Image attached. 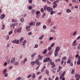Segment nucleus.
I'll return each mask as SVG.
<instances>
[{"label":"nucleus","mask_w":80,"mask_h":80,"mask_svg":"<svg viewBox=\"0 0 80 80\" xmlns=\"http://www.w3.org/2000/svg\"><path fill=\"white\" fill-rule=\"evenodd\" d=\"M36 63L37 65H38V67H37L36 69V70H37L38 69V68H39L40 67V66L41 65V63L40 62H39V61L38 59H36Z\"/></svg>","instance_id":"1"},{"label":"nucleus","mask_w":80,"mask_h":80,"mask_svg":"<svg viewBox=\"0 0 80 80\" xmlns=\"http://www.w3.org/2000/svg\"><path fill=\"white\" fill-rule=\"evenodd\" d=\"M12 42L13 43H16V44H18L19 43V40L15 39L12 41Z\"/></svg>","instance_id":"2"},{"label":"nucleus","mask_w":80,"mask_h":80,"mask_svg":"<svg viewBox=\"0 0 80 80\" xmlns=\"http://www.w3.org/2000/svg\"><path fill=\"white\" fill-rule=\"evenodd\" d=\"M65 71H64L62 74V75L60 76V80H62V78L65 76Z\"/></svg>","instance_id":"3"},{"label":"nucleus","mask_w":80,"mask_h":80,"mask_svg":"<svg viewBox=\"0 0 80 80\" xmlns=\"http://www.w3.org/2000/svg\"><path fill=\"white\" fill-rule=\"evenodd\" d=\"M47 10L48 12H49L50 11H53V8H50V7H48Z\"/></svg>","instance_id":"4"},{"label":"nucleus","mask_w":80,"mask_h":80,"mask_svg":"<svg viewBox=\"0 0 80 80\" xmlns=\"http://www.w3.org/2000/svg\"><path fill=\"white\" fill-rule=\"evenodd\" d=\"M50 60V58H46V59H44L43 60L44 63H45V62H48L49 60Z\"/></svg>","instance_id":"5"},{"label":"nucleus","mask_w":80,"mask_h":80,"mask_svg":"<svg viewBox=\"0 0 80 80\" xmlns=\"http://www.w3.org/2000/svg\"><path fill=\"white\" fill-rule=\"evenodd\" d=\"M15 62V59L14 58H13L11 61V63H13Z\"/></svg>","instance_id":"6"},{"label":"nucleus","mask_w":80,"mask_h":80,"mask_svg":"<svg viewBox=\"0 0 80 80\" xmlns=\"http://www.w3.org/2000/svg\"><path fill=\"white\" fill-rule=\"evenodd\" d=\"M5 14H3L1 15L0 17V18L1 20H2L3 18H5Z\"/></svg>","instance_id":"7"},{"label":"nucleus","mask_w":80,"mask_h":80,"mask_svg":"<svg viewBox=\"0 0 80 80\" xmlns=\"http://www.w3.org/2000/svg\"><path fill=\"white\" fill-rule=\"evenodd\" d=\"M38 60H42L43 58V56H40V55H39L38 56Z\"/></svg>","instance_id":"8"},{"label":"nucleus","mask_w":80,"mask_h":80,"mask_svg":"<svg viewBox=\"0 0 80 80\" xmlns=\"http://www.w3.org/2000/svg\"><path fill=\"white\" fill-rule=\"evenodd\" d=\"M60 47H59L58 46L56 48L55 51L58 52V51H59V50H60Z\"/></svg>","instance_id":"9"},{"label":"nucleus","mask_w":80,"mask_h":80,"mask_svg":"<svg viewBox=\"0 0 80 80\" xmlns=\"http://www.w3.org/2000/svg\"><path fill=\"white\" fill-rule=\"evenodd\" d=\"M58 52L57 51H55V52H54V56L55 57H56L58 55Z\"/></svg>","instance_id":"10"},{"label":"nucleus","mask_w":80,"mask_h":80,"mask_svg":"<svg viewBox=\"0 0 80 80\" xmlns=\"http://www.w3.org/2000/svg\"><path fill=\"white\" fill-rule=\"evenodd\" d=\"M29 25L31 26H32V25L34 26V25H35V24L34 22H31L29 23Z\"/></svg>","instance_id":"11"},{"label":"nucleus","mask_w":80,"mask_h":80,"mask_svg":"<svg viewBox=\"0 0 80 80\" xmlns=\"http://www.w3.org/2000/svg\"><path fill=\"white\" fill-rule=\"evenodd\" d=\"M37 54V53L36 52H34L31 55V57H34L35 55Z\"/></svg>","instance_id":"12"},{"label":"nucleus","mask_w":80,"mask_h":80,"mask_svg":"<svg viewBox=\"0 0 80 80\" xmlns=\"http://www.w3.org/2000/svg\"><path fill=\"white\" fill-rule=\"evenodd\" d=\"M47 49H45L44 50V51L43 52H42V54H43L44 55L45 54V53H47Z\"/></svg>","instance_id":"13"},{"label":"nucleus","mask_w":80,"mask_h":80,"mask_svg":"<svg viewBox=\"0 0 80 80\" xmlns=\"http://www.w3.org/2000/svg\"><path fill=\"white\" fill-rule=\"evenodd\" d=\"M40 24H41V22H37V23H36V25L37 27H38V26H39V25H40Z\"/></svg>","instance_id":"14"},{"label":"nucleus","mask_w":80,"mask_h":80,"mask_svg":"<svg viewBox=\"0 0 80 80\" xmlns=\"http://www.w3.org/2000/svg\"><path fill=\"white\" fill-rule=\"evenodd\" d=\"M35 63H36V61L35 62L33 61L32 62H31V65H34Z\"/></svg>","instance_id":"15"},{"label":"nucleus","mask_w":80,"mask_h":80,"mask_svg":"<svg viewBox=\"0 0 80 80\" xmlns=\"http://www.w3.org/2000/svg\"><path fill=\"white\" fill-rule=\"evenodd\" d=\"M31 28V26H30V25H29V26H27L26 27V30H28V29H29V28Z\"/></svg>","instance_id":"16"},{"label":"nucleus","mask_w":80,"mask_h":80,"mask_svg":"<svg viewBox=\"0 0 80 80\" xmlns=\"http://www.w3.org/2000/svg\"><path fill=\"white\" fill-rule=\"evenodd\" d=\"M45 72L47 75H49V71H48V70H45Z\"/></svg>","instance_id":"17"},{"label":"nucleus","mask_w":80,"mask_h":80,"mask_svg":"<svg viewBox=\"0 0 80 80\" xmlns=\"http://www.w3.org/2000/svg\"><path fill=\"white\" fill-rule=\"evenodd\" d=\"M36 15H38L39 14H40V12L38 11H37L36 12Z\"/></svg>","instance_id":"18"},{"label":"nucleus","mask_w":80,"mask_h":80,"mask_svg":"<svg viewBox=\"0 0 80 80\" xmlns=\"http://www.w3.org/2000/svg\"><path fill=\"white\" fill-rule=\"evenodd\" d=\"M49 61L50 62V64L51 65H54V62H52V59H50Z\"/></svg>","instance_id":"19"},{"label":"nucleus","mask_w":80,"mask_h":80,"mask_svg":"<svg viewBox=\"0 0 80 80\" xmlns=\"http://www.w3.org/2000/svg\"><path fill=\"white\" fill-rule=\"evenodd\" d=\"M66 12H67V13H70L71 12V10L70 9H68L66 10Z\"/></svg>","instance_id":"20"},{"label":"nucleus","mask_w":80,"mask_h":80,"mask_svg":"<svg viewBox=\"0 0 80 80\" xmlns=\"http://www.w3.org/2000/svg\"><path fill=\"white\" fill-rule=\"evenodd\" d=\"M12 22H17V19H15L14 20V19H13L12 20Z\"/></svg>","instance_id":"21"},{"label":"nucleus","mask_w":80,"mask_h":80,"mask_svg":"<svg viewBox=\"0 0 80 80\" xmlns=\"http://www.w3.org/2000/svg\"><path fill=\"white\" fill-rule=\"evenodd\" d=\"M20 21L21 22H23L25 21V19H24V18H22L20 20Z\"/></svg>","instance_id":"22"},{"label":"nucleus","mask_w":80,"mask_h":80,"mask_svg":"<svg viewBox=\"0 0 80 80\" xmlns=\"http://www.w3.org/2000/svg\"><path fill=\"white\" fill-rule=\"evenodd\" d=\"M22 30V28H19L18 30V33L20 32V31Z\"/></svg>","instance_id":"23"},{"label":"nucleus","mask_w":80,"mask_h":80,"mask_svg":"<svg viewBox=\"0 0 80 80\" xmlns=\"http://www.w3.org/2000/svg\"><path fill=\"white\" fill-rule=\"evenodd\" d=\"M55 13V11H51L50 14L51 15H53V13Z\"/></svg>","instance_id":"24"},{"label":"nucleus","mask_w":80,"mask_h":80,"mask_svg":"<svg viewBox=\"0 0 80 80\" xmlns=\"http://www.w3.org/2000/svg\"><path fill=\"white\" fill-rule=\"evenodd\" d=\"M60 59L59 58L58 59H56L55 60V62H60Z\"/></svg>","instance_id":"25"},{"label":"nucleus","mask_w":80,"mask_h":80,"mask_svg":"<svg viewBox=\"0 0 80 80\" xmlns=\"http://www.w3.org/2000/svg\"><path fill=\"white\" fill-rule=\"evenodd\" d=\"M44 10L45 11L47 10V8L48 7L44 6Z\"/></svg>","instance_id":"26"},{"label":"nucleus","mask_w":80,"mask_h":80,"mask_svg":"<svg viewBox=\"0 0 80 80\" xmlns=\"http://www.w3.org/2000/svg\"><path fill=\"white\" fill-rule=\"evenodd\" d=\"M71 73L72 74H73V73H75V70H74V69H72Z\"/></svg>","instance_id":"27"},{"label":"nucleus","mask_w":80,"mask_h":80,"mask_svg":"<svg viewBox=\"0 0 80 80\" xmlns=\"http://www.w3.org/2000/svg\"><path fill=\"white\" fill-rule=\"evenodd\" d=\"M22 79V78L21 77H19L17 78L15 80H20Z\"/></svg>","instance_id":"28"},{"label":"nucleus","mask_w":80,"mask_h":80,"mask_svg":"<svg viewBox=\"0 0 80 80\" xmlns=\"http://www.w3.org/2000/svg\"><path fill=\"white\" fill-rule=\"evenodd\" d=\"M57 7V4H55L53 6V8H55Z\"/></svg>","instance_id":"29"},{"label":"nucleus","mask_w":80,"mask_h":80,"mask_svg":"<svg viewBox=\"0 0 80 80\" xmlns=\"http://www.w3.org/2000/svg\"><path fill=\"white\" fill-rule=\"evenodd\" d=\"M35 73H33V74L32 76V78L34 79L35 78Z\"/></svg>","instance_id":"30"},{"label":"nucleus","mask_w":80,"mask_h":80,"mask_svg":"<svg viewBox=\"0 0 80 80\" xmlns=\"http://www.w3.org/2000/svg\"><path fill=\"white\" fill-rule=\"evenodd\" d=\"M27 58H25L23 62V63H25L26 62H27Z\"/></svg>","instance_id":"31"},{"label":"nucleus","mask_w":80,"mask_h":80,"mask_svg":"<svg viewBox=\"0 0 80 80\" xmlns=\"http://www.w3.org/2000/svg\"><path fill=\"white\" fill-rule=\"evenodd\" d=\"M7 69H4L3 71V74L5 73H6V72H7Z\"/></svg>","instance_id":"32"},{"label":"nucleus","mask_w":80,"mask_h":80,"mask_svg":"<svg viewBox=\"0 0 80 80\" xmlns=\"http://www.w3.org/2000/svg\"><path fill=\"white\" fill-rule=\"evenodd\" d=\"M12 33H13V31H10L8 33V35H12Z\"/></svg>","instance_id":"33"},{"label":"nucleus","mask_w":80,"mask_h":80,"mask_svg":"<svg viewBox=\"0 0 80 80\" xmlns=\"http://www.w3.org/2000/svg\"><path fill=\"white\" fill-rule=\"evenodd\" d=\"M14 64L15 65L17 66L18 65V62H16L14 63Z\"/></svg>","instance_id":"34"},{"label":"nucleus","mask_w":80,"mask_h":80,"mask_svg":"<svg viewBox=\"0 0 80 80\" xmlns=\"http://www.w3.org/2000/svg\"><path fill=\"white\" fill-rule=\"evenodd\" d=\"M71 62V60H70V59H68V61H67L68 63H70Z\"/></svg>","instance_id":"35"},{"label":"nucleus","mask_w":80,"mask_h":80,"mask_svg":"<svg viewBox=\"0 0 80 80\" xmlns=\"http://www.w3.org/2000/svg\"><path fill=\"white\" fill-rule=\"evenodd\" d=\"M43 37H44V35H43V36H40L39 37V39L40 40H42V38H43Z\"/></svg>","instance_id":"36"},{"label":"nucleus","mask_w":80,"mask_h":80,"mask_svg":"<svg viewBox=\"0 0 80 80\" xmlns=\"http://www.w3.org/2000/svg\"><path fill=\"white\" fill-rule=\"evenodd\" d=\"M52 50V47H49L48 48V50L50 51V50Z\"/></svg>","instance_id":"37"},{"label":"nucleus","mask_w":80,"mask_h":80,"mask_svg":"<svg viewBox=\"0 0 80 80\" xmlns=\"http://www.w3.org/2000/svg\"><path fill=\"white\" fill-rule=\"evenodd\" d=\"M43 29H47V27H46V26H45V25H44L43 26Z\"/></svg>","instance_id":"38"},{"label":"nucleus","mask_w":80,"mask_h":80,"mask_svg":"<svg viewBox=\"0 0 80 80\" xmlns=\"http://www.w3.org/2000/svg\"><path fill=\"white\" fill-rule=\"evenodd\" d=\"M23 40V38H21L20 39V42H22V40Z\"/></svg>","instance_id":"39"},{"label":"nucleus","mask_w":80,"mask_h":80,"mask_svg":"<svg viewBox=\"0 0 80 80\" xmlns=\"http://www.w3.org/2000/svg\"><path fill=\"white\" fill-rule=\"evenodd\" d=\"M73 46H75V45H78V43H75L73 42L72 43Z\"/></svg>","instance_id":"40"},{"label":"nucleus","mask_w":80,"mask_h":80,"mask_svg":"<svg viewBox=\"0 0 80 80\" xmlns=\"http://www.w3.org/2000/svg\"><path fill=\"white\" fill-rule=\"evenodd\" d=\"M76 33H77V32L75 31V32L73 33V36H75V35H76Z\"/></svg>","instance_id":"41"},{"label":"nucleus","mask_w":80,"mask_h":80,"mask_svg":"<svg viewBox=\"0 0 80 80\" xmlns=\"http://www.w3.org/2000/svg\"><path fill=\"white\" fill-rule=\"evenodd\" d=\"M15 26H16V23H14L13 24V28H15Z\"/></svg>","instance_id":"42"},{"label":"nucleus","mask_w":80,"mask_h":80,"mask_svg":"<svg viewBox=\"0 0 80 80\" xmlns=\"http://www.w3.org/2000/svg\"><path fill=\"white\" fill-rule=\"evenodd\" d=\"M4 74L6 77H8V74H7V73H5Z\"/></svg>","instance_id":"43"},{"label":"nucleus","mask_w":80,"mask_h":80,"mask_svg":"<svg viewBox=\"0 0 80 80\" xmlns=\"http://www.w3.org/2000/svg\"><path fill=\"white\" fill-rule=\"evenodd\" d=\"M72 2L73 3H75V2H76L77 3L78 2V1H77L76 0H72Z\"/></svg>","instance_id":"44"},{"label":"nucleus","mask_w":80,"mask_h":80,"mask_svg":"<svg viewBox=\"0 0 80 80\" xmlns=\"http://www.w3.org/2000/svg\"><path fill=\"white\" fill-rule=\"evenodd\" d=\"M5 25H2V30H4L5 29Z\"/></svg>","instance_id":"45"},{"label":"nucleus","mask_w":80,"mask_h":80,"mask_svg":"<svg viewBox=\"0 0 80 80\" xmlns=\"http://www.w3.org/2000/svg\"><path fill=\"white\" fill-rule=\"evenodd\" d=\"M41 12H44V9H43V8H42L41 9Z\"/></svg>","instance_id":"46"},{"label":"nucleus","mask_w":80,"mask_h":80,"mask_svg":"<svg viewBox=\"0 0 80 80\" xmlns=\"http://www.w3.org/2000/svg\"><path fill=\"white\" fill-rule=\"evenodd\" d=\"M77 65H80V61H78L77 62Z\"/></svg>","instance_id":"47"},{"label":"nucleus","mask_w":80,"mask_h":80,"mask_svg":"<svg viewBox=\"0 0 80 80\" xmlns=\"http://www.w3.org/2000/svg\"><path fill=\"white\" fill-rule=\"evenodd\" d=\"M28 8L29 10H32V6H29Z\"/></svg>","instance_id":"48"},{"label":"nucleus","mask_w":80,"mask_h":80,"mask_svg":"<svg viewBox=\"0 0 80 80\" xmlns=\"http://www.w3.org/2000/svg\"><path fill=\"white\" fill-rule=\"evenodd\" d=\"M54 45H55L54 43H52L51 45V46L52 47H53V46H54Z\"/></svg>","instance_id":"49"},{"label":"nucleus","mask_w":80,"mask_h":80,"mask_svg":"<svg viewBox=\"0 0 80 80\" xmlns=\"http://www.w3.org/2000/svg\"><path fill=\"white\" fill-rule=\"evenodd\" d=\"M51 32H52V33H55V30H54L53 29L51 30Z\"/></svg>","instance_id":"50"},{"label":"nucleus","mask_w":80,"mask_h":80,"mask_svg":"<svg viewBox=\"0 0 80 80\" xmlns=\"http://www.w3.org/2000/svg\"><path fill=\"white\" fill-rule=\"evenodd\" d=\"M10 47V44H7V46H6V47L7 48H8V47Z\"/></svg>","instance_id":"51"},{"label":"nucleus","mask_w":80,"mask_h":80,"mask_svg":"<svg viewBox=\"0 0 80 80\" xmlns=\"http://www.w3.org/2000/svg\"><path fill=\"white\" fill-rule=\"evenodd\" d=\"M52 54V52H50L48 53V55H51V54Z\"/></svg>","instance_id":"52"},{"label":"nucleus","mask_w":80,"mask_h":80,"mask_svg":"<svg viewBox=\"0 0 80 80\" xmlns=\"http://www.w3.org/2000/svg\"><path fill=\"white\" fill-rule=\"evenodd\" d=\"M66 59H67V57L66 56L64 57V58H62V60H65Z\"/></svg>","instance_id":"53"},{"label":"nucleus","mask_w":80,"mask_h":80,"mask_svg":"<svg viewBox=\"0 0 80 80\" xmlns=\"http://www.w3.org/2000/svg\"><path fill=\"white\" fill-rule=\"evenodd\" d=\"M53 37H51L49 38V40H53Z\"/></svg>","instance_id":"54"},{"label":"nucleus","mask_w":80,"mask_h":80,"mask_svg":"<svg viewBox=\"0 0 80 80\" xmlns=\"http://www.w3.org/2000/svg\"><path fill=\"white\" fill-rule=\"evenodd\" d=\"M80 38V36H79L76 39L77 40H78Z\"/></svg>","instance_id":"55"},{"label":"nucleus","mask_w":80,"mask_h":80,"mask_svg":"<svg viewBox=\"0 0 80 80\" xmlns=\"http://www.w3.org/2000/svg\"><path fill=\"white\" fill-rule=\"evenodd\" d=\"M32 2V0H29L28 2L29 3H31Z\"/></svg>","instance_id":"56"},{"label":"nucleus","mask_w":80,"mask_h":80,"mask_svg":"<svg viewBox=\"0 0 80 80\" xmlns=\"http://www.w3.org/2000/svg\"><path fill=\"white\" fill-rule=\"evenodd\" d=\"M52 22V20L50 19H49L48 20V23H51V22Z\"/></svg>","instance_id":"57"},{"label":"nucleus","mask_w":80,"mask_h":80,"mask_svg":"<svg viewBox=\"0 0 80 80\" xmlns=\"http://www.w3.org/2000/svg\"><path fill=\"white\" fill-rule=\"evenodd\" d=\"M32 77V75L30 74L28 76V78H30V77Z\"/></svg>","instance_id":"58"},{"label":"nucleus","mask_w":80,"mask_h":80,"mask_svg":"<svg viewBox=\"0 0 80 80\" xmlns=\"http://www.w3.org/2000/svg\"><path fill=\"white\" fill-rule=\"evenodd\" d=\"M38 44H36L34 48H37V47H38Z\"/></svg>","instance_id":"59"},{"label":"nucleus","mask_w":80,"mask_h":80,"mask_svg":"<svg viewBox=\"0 0 80 80\" xmlns=\"http://www.w3.org/2000/svg\"><path fill=\"white\" fill-rule=\"evenodd\" d=\"M52 67H51L52 68H53V67H55V64H54V65H52Z\"/></svg>","instance_id":"60"},{"label":"nucleus","mask_w":80,"mask_h":80,"mask_svg":"<svg viewBox=\"0 0 80 80\" xmlns=\"http://www.w3.org/2000/svg\"><path fill=\"white\" fill-rule=\"evenodd\" d=\"M47 2L48 4H51V2H49L48 0L47 1Z\"/></svg>","instance_id":"61"},{"label":"nucleus","mask_w":80,"mask_h":80,"mask_svg":"<svg viewBox=\"0 0 80 80\" xmlns=\"http://www.w3.org/2000/svg\"><path fill=\"white\" fill-rule=\"evenodd\" d=\"M40 73H41V72H37V74L38 75H39V74H40Z\"/></svg>","instance_id":"62"},{"label":"nucleus","mask_w":80,"mask_h":80,"mask_svg":"<svg viewBox=\"0 0 80 80\" xmlns=\"http://www.w3.org/2000/svg\"><path fill=\"white\" fill-rule=\"evenodd\" d=\"M9 38H10L9 36H8L6 38L7 40H8L9 39Z\"/></svg>","instance_id":"63"},{"label":"nucleus","mask_w":80,"mask_h":80,"mask_svg":"<svg viewBox=\"0 0 80 80\" xmlns=\"http://www.w3.org/2000/svg\"><path fill=\"white\" fill-rule=\"evenodd\" d=\"M27 14L25 13L23 17L25 18V17H27Z\"/></svg>","instance_id":"64"}]
</instances>
